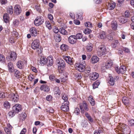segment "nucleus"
<instances>
[{
	"instance_id": "30",
	"label": "nucleus",
	"mask_w": 134,
	"mask_h": 134,
	"mask_svg": "<svg viewBox=\"0 0 134 134\" xmlns=\"http://www.w3.org/2000/svg\"><path fill=\"white\" fill-rule=\"evenodd\" d=\"M7 12L10 14H12L13 12V8L11 6H9L8 7L7 9Z\"/></svg>"
},
{
	"instance_id": "61",
	"label": "nucleus",
	"mask_w": 134,
	"mask_h": 134,
	"mask_svg": "<svg viewBox=\"0 0 134 134\" xmlns=\"http://www.w3.org/2000/svg\"><path fill=\"white\" fill-rule=\"evenodd\" d=\"M74 23L76 25H79L80 24V21L78 20H74Z\"/></svg>"
},
{
	"instance_id": "6",
	"label": "nucleus",
	"mask_w": 134,
	"mask_h": 134,
	"mask_svg": "<svg viewBox=\"0 0 134 134\" xmlns=\"http://www.w3.org/2000/svg\"><path fill=\"white\" fill-rule=\"evenodd\" d=\"M113 65V61H108L105 63L104 66H102L101 69L102 70L104 71L106 69L109 68Z\"/></svg>"
},
{
	"instance_id": "19",
	"label": "nucleus",
	"mask_w": 134,
	"mask_h": 134,
	"mask_svg": "<svg viewBox=\"0 0 134 134\" xmlns=\"http://www.w3.org/2000/svg\"><path fill=\"white\" fill-rule=\"evenodd\" d=\"M17 57V54L15 52H13L11 53L10 56V59L12 61H14L16 60Z\"/></svg>"
},
{
	"instance_id": "41",
	"label": "nucleus",
	"mask_w": 134,
	"mask_h": 134,
	"mask_svg": "<svg viewBox=\"0 0 134 134\" xmlns=\"http://www.w3.org/2000/svg\"><path fill=\"white\" fill-rule=\"evenodd\" d=\"M45 25L46 26L49 30L52 29L51 25L50 22L48 21H46L45 22Z\"/></svg>"
},
{
	"instance_id": "31",
	"label": "nucleus",
	"mask_w": 134,
	"mask_h": 134,
	"mask_svg": "<svg viewBox=\"0 0 134 134\" xmlns=\"http://www.w3.org/2000/svg\"><path fill=\"white\" fill-rule=\"evenodd\" d=\"M88 100L90 102V103L92 105H94L95 104V101L93 98L92 96H90L88 97Z\"/></svg>"
},
{
	"instance_id": "2",
	"label": "nucleus",
	"mask_w": 134,
	"mask_h": 134,
	"mask_svg": "<svg viewBox=\"0 0 134 134\" xmlns=\"http://www.w3.org/2000/svg\"><path fill=\"white\" fill-rule=\"evenodd\" d=\"M106 52L105 47L104 45H101L98 47L97 53L99 56L105 55Z\"/></svg>"
},
{
	"instance_id": "17",
	"label": "nucleus",
	"mask_w": 134,
	"mask_h": 134,
	"mask_svg": "<svg viewBox=\"0 0 134 134\" xmlns=\"http://www.w3.org/2000/svg\"><path fill=\"white\" fill-rule=\"evenodd\" d=\"M8 71L12 73L14 70V68L12 63L10 62L8 63L7 65Z\"/></svg>"
},
{
	"instance_id": "43",
	"label": "nucleus",
	"mask_w": 134,
	"mask_h": 134,
	"mask_svg": "<svg viewBox=\"0 0 134 134\" xmlns=\"http://www.w3.org/2000/svg\"><path fill=\"white\" fill-rule=\"evenodd\" d=\"M54 91L55 94H58L59 95V94L60 91L58 87H56L54 89Z\"/></svg>"
},
{
	"instance_id": "60",
	"label": "nucleus",
	"mask_w": 134,
	"mask_h": 134,
	"mask_svg": "<svg viewBox=\"0 0 134 134\" xmlns=\"http://www.w3.org/2000/svg\"><path fill=\"white\" fill-rule=\"evenodd\" d=\"M28 78L30 81H32L34 79V76L33 75H31L29 76Z\"/></svg>"
},
{
	"instance_id": "62",
	"label": "nucleus",
	"mask_w": 134,
	"mask_h": 134,
	"mask_svg": "<svg viewBox=\"0 0 134 134\" xmlns=\"http://www.w3.org/2000/svg\"><path fill=\"white\" fill-rule=\"evenodd\" d=\"M48 17L49 19L50 20H53V17L52 15L51 14H48Z\"/></svg>"
},
{
	"instance_id": "13",
	"label": "nucleus",
	"mask_w": 134,
	"mask_h": 134,
	"mask_svg": "<svg viewBox=\"0 0 134 134\" xmlns=\"http://www.w3.org/2000/svg\"><path fill=\"white\" fill-rule=\"evenodd\" d=\"M69 42L71 44H73L75 43L77 41V40L75 35H72L70 36L68 39Z\"/></svg>"
},
{
	"instance_id": "44",
	"label": "nucleus",
	"mask_w": 134,
	"mask_h": 134,
	"mask_svg": "<svg viewBox=\"0 0 134 134\" xmlns=\"http://www.w3.org/2000/svg\"><path fill=\"white\" fill-rule=\"evenodd\" d=\"M82 35L80 33H78L77 34L76 36H75V38L77 40V39H79L82 38Z\"/></svg>"
},
{
	"instance_id": "54",
	"label": "nucleus",
	"mask_w": 134,
	"mask_h": 134,
	"mask_svg": "<svg viewBox=\"0 0 134 134\" xmlns=\"http://www.w3.org/2000/svg\"><path fill=\"white\" fill-rule=\"evenodd\" d=\"M52 97L51 95H48L46 97V99L48 101H50L51 100Z\"/></svg>"
},
{
	"instance_id": "39",
	"label": "nucleus",
	"mask_w": 134,
	"mask_h": 134,
	"mask_svg": "<svg viewBox=\"0 0 134 134\" xmlns=\"http://www.w3.org/2000/svg\"><path fill=\"white\" fill-rule=\"evenodd\" d=\"M122 100L123 102L125 105H127L129 103V101L127 98L126 97L123 98Z\"/></svg>"
},
{
	"instance_id": "37",
	"label": "nucleus",
	"mask_w": 134,
	"mask_h": 134,
	"mask_svg": "<svg viewBox=\"0 0 134 134\" xmlns=\"http://www.w3.org/2000/svg\"><path fill=\"white\" fill-rule=\"evenodd\" d=\"M83 14V13L82 12H80L76 15V17L77 19H79L81 20H82L83 19L82 17Z\"/></svg>"
},
{
	"instance_id": "15",
	"label": "nucleus",
	"mask_w": 134,
	"mask_h": 134,
	"mask_svg": "<svg viewBox=\"0 0 134 134\" xmlns=\"http://www.w3.org/2000/svg\"><path fill=\"white\" fill-rule=\"evenodd\" d=\"M30 32L31 35L33 37H35L38 34L37 30L36 28L32 27L30 29Z\"/></svg>"
},
{
	"instance_id": "23",
	"label": "nucleus",
	"mask_w": 134,
	"mask_h": 134,
	"mask_svg": "<svg viewBox=\"0 0 134 134\" xmlns=\"http://www.w3.org/2000/svg\"><path fill=\"white\" fill-rule=\"evenodd\" d=\"M93 44L91 43H89L86 47V50L88 52H90L93 49Z\"/></svg>"
},
{
	"instance_id": "34",
	"label": "nucleus",
	"mask_w": 134,
	"mask_h": 134,
	"mask_svg": "<svg viewBox=\"0 0 134 134\" xmlns=\"http://www.w3.org/2000/svg\"><path fill=\"white\" fill-rule=\"evenodd\" d=\"M85 114L86 116L90 121L91 122H93V119L89 114L87 112H86Z\"/></svg>"
},
{
	"instance_id": "25",
	"label": "nucleus",
	"mask_w": 134,
	"mask_h": 134,
	"mask_svg": "<svg viewBox=\"0 0 134 134\" xmlns=\"http://www.w3.org/2000/svg\"><path fill=\"white\" fill-rule=\"evenodd\" d=\"M54 39L57 42H60L61 40L60 36L58 34H55L54 35Z\"/></svg>"
},
{
	"instance_id": "63",
	"label": "nucleus",
	"mask_w": 134,
	"mask_h": 134,
	"mask_svg": "<svg viewBox=\"0 0 134 134\" xmlns=\"http://www.w3.org/2000/svg\"><path fill=\"white\" fill-rule=\"evenodd\" d=\"M19 21L17 20H15V21H14L13 22V24L16 26L18 25L19 24Z\"/></svg>"
},
{
	"instance_id": "26",
	"label": "nucleus",
	"mask_w": 134,
	"mask_h": 134,
	"mask_svg": "<svg viewBox=\"0 0 134 134\" xmlns=\"http://www.w3.org/2000/svg\"><path fill=\"white\" fill-rule=\"evenodd\" d=\"M106 33L103 31H102L100 32L99 36V38L101 39H104L106 37Z\"/></svg>"
},
{
	"instance_id": "51",
	"label": "nucleus",
	"mask_w": 134,
	"mask_h": 134,
	"mask_svg": "<svg viewBox=\"0 0 134 134\" xmlns=\"http://www.w3.org/2000/svg\"><path fill=\"white\" fill-rule=\"evenodd\" d=\"M4 130L7 134H11V130L5 128Z\"/></svg>"
},
{
	"instance_id": "16",
	"label": "nucleus",
	"mask_w": 134,
	"mask_h": 134,
	"mask_svg": "<svg viewBox=\"0 0 134 134\" xmlns=\"http://www.w3.org/2000/svg\"><path fill=\"white\" fill-rule=\"evenodd\" d=\"M40 90L42 91H44V92H48L50 88L46 84H43L41 86Z\"/></svg>"
},
{
	"instance_id": "32",
	"label": "nucleus",
	"mask_w": 134,
	"mask_h": 134,
	"mask_svg": "<svg viewBox=\"0 0 134 134\" xmlns=\"http://www.w3.org/2000/svg\"><path fill=\"white\" fill-rule=\"evenodd\" d=\"M61 49L64 51H67L68 49V47L66 44H63L60 47Z\"/></svg>"
},
{
	"instance_id": "56",
	"label": "nucleus",
	"mask_w": 134,
	"mask_h": 134,
	"mask_svg": "<svg viewBox=\"0 0 134 134\" xmlns=\"http://www.w3.org/2000/svg\"><path fill=\"white\" fill-rule=\"evenodd\" d=\"M26 132V129L25 128H23L21 130L20 134H25Z\"/></svg>"
},
{
	"instance_id": "9",
	"label": "nucleus",
	"mask_w": 134,
	"mask_h": 134,
	"mask_svg": "<svg viewBox=\"0 0 134 134\" xmlns=\"http://www.w3.org/2000/svg\"><path fill=\"white\" fill-rule=\"evenodd\" d=\"M57 63L58 64V68L61 69V68H64L65 66V64L64 61L62 59H59L57 61Z\"/></svg>"
},
{
	"instance_id": "28",
	"label": "nucleus",
	"mask_w": 134,
	"mask_h": 134,
	"mask_svg": "<svg viewBox=\"0 0 134 134\" xmlns=\"http://www.w3.org/2000/svg\"><path fill=\"white\" fill-rule=\"evenodd\" d=\"M3 18L4 21L5 23H7L9 22V18L8 14L7 13L4 14Z\"/></svg>"
},
{
	"instance_id": "4",
	"label": "nucleus",
	"mask_w": 134,
	"mask_h": 134,
	"mask_svg": "<svg viewBox=\"0 0 134 134\" xmlns=\"http://www.w3.org/2000/svg\"><path fill=\"white\" fill-rule=\"evenodd\" d=\"M63 59L69 64L70 65H73L74 61L73 58H71L69 56H67L65 55H63Z\"/></svg>"
},
{
	"instance_id": "12",
	"label": "nucleus",
	"mask_w": 134,
	"mask_h": 134,
	"mask_svg": "<svg viewBox=\"0 0 134 134\" xmlns=\"http://www.w3.org/2000/svg\"><path fill=\"white\" fill-rule=\"evenodd\" d=\"M21 105L18 104H16L14 105L13 107V110L16 113H18L21 110Z\"/></svg>"
},
{
	"instance_id": "45",
	"label": "nucleus",
	"mask_w": 134,
	"mask_h": 134,
	"mask_svg": "<svg viewBox=\"0 0 134 134\" xmlns=\"http://www.w3.org/2000/svg\"><path fill=\"white\" fill-rule=\"evenodd\" d=\"M92 32L91 30L89 29H86L83 31L84 33L85 34H88L91 33Z\"/></svg>"
},
{
	"instance_id": "64",
	"label": "nucleus",
	"mask_w": 134,
	"mask_h": 134,
	"mask_svg": "<svg viewBox=\"0 0 134 134\" xmlns=\"http://www.w3.org/2000/svg\"><path fill=\"white\" fill-rule=\"evenodd\" d=\"M31 69L33 71L35 72H37V70L33 66L31 67Z\"/></svg>"
},
{
	"instance_id": "11",
	"label": "nucleus",
	"mask_w": 134,
	"mask_h": 134,
	"mask_svg": "<svg viewBox=\"0 0 134 134\" xmlns=\"http://www.w3.org/2000/svg\"><path fill=\"white\" fill-rule=\"evenodd\" d=\"M115 3L110 1L107 4V9L109 10H113L115 7Z\"/></svg>"
},
{
	"instance_id": "47",
	"label": "nucleus",
	"mask_w": 134,
	"mask_h": 134,
	"mask_svg": "<svg viewBox=\"0 0 134 134\" xmlns=\"http://www.w3.org/2000/svg\"><path fill=\"white\" fill-rule=\"evenodd\" d=\"M112 27L114 29L117 28V25L116 22H113L111 24Z\"/></svg>"
},
{
	"instance_id": "50",
	"label": "nucleus",
	"mask_w": 134,
	"mask_h": 134,
	"mask_svg": "<svg viewBox=\"0 0 134 134\" xmlns=\"http://www.w3.org/2000/svg\"><path fill=\"white\" fill-rule=\"evenodd\" d=\"M75 77L78 79H80L82 78V76L80 73H76L75 74Z\"/></svg>"
},
{
	"instance_id": "57",
	"label": "nucleus",
	"mask_w": 134,
	"mask_h": 134,
	"mask_svg": "<svg viewBox=\"0 0 134 134\" xmlns=\"http://www.w3.org/2000/svg\"><path fill=\"white\" fill-rule=\"evenodd\" d=\"M122 49L126 53H128L130 52V50L127 48L124 47Z\"/></svg>"
},
{
	"instance_id": "52",
	"label": "nucleus",
	"mask_w": 134,
	"mask_h": 134,
	"mask_svg": "<svg viewBox=\"0 0 134 134\" xmlns=\"http://www.w3.org/2000/svg\"><path fill=\"white\" fill-rule=\"evenodd\" d=\"M85 25L86 27H92V25L90 22H87L85 23Z\"/></svg>"
},
{
	"instance_id": "59",
	"label": "nucleus",
	"mask_w": 134,
	"mask_h": 134,
	"mask_svg": "<svg viewBox=\"0 0 134 134\" xmlns=\"http://www.w3.org/2000/svg\"><path fill=\"white\" fill-rule=\"evenodd\" d=\"M70 16L71 18L72 19H74L75 18V15L73 13L70 12Z\"/></svg>"
},
{
	"instance_id": "46",
	"label": "nucleus",
	"mask_w": 134,
	"mask_h": 134,
	"mask_svg": "<svg viewBox=\"0 0 134 134\" xmlns=\"http://www.w3.org/2000/svg\"><path fill=\"white\" fill-rule=\"evenodd\" d=\"M16 113L13 110L9 112L8 114L9 116L12 117Z\"/></svg>"
},
{
	"instance_id": "18",
	"label": "nucleus",
	"mask_w": 134,
	"mask_h": 134,
	"mask_svg": "<svg viewBox=\"0 0 134 134\" xmlns=\"http://www.w3.org/2000/svg\"><path fill=\"white\" fill-rule=\"evenodd\" d=\"M14 11L17 14H20L21 12V9L20 6L18 4L15 5L14 7Z\"/></svg>"
},
{
	"instance_id": "38",
	"label": "nucleus",
	"mask_w": 134,
	"mask_h": 134,
	"mask_svg": "<svg viewBox=\"0 0 134 134\" xmlns=\"http://www.w3.org/2000/svg\"><path fill=\"white\" fill-rule=\"evenodd\" d=\"M109 83L110 85L112 86H113L114 85L115 83V81L113 78L112 77H110L109 82Z\"/></svg>"
},
{
	"instance_id": "5",
	"label": "nucleus",
	"mask_w": 134,
	"mask_h": 134,
	"mask_svg": "<svg viewBox=\"0 0 134 134\" xmlns=\"http://www.w3.org/2000/svg\"><path fill=\"white\" fill-rule=\"evenodd\" d=\"M115 69L118 73L123 74L125 71L126 67L124 66H122L119 68L118 67H116L115 68Z\"/></svg>"
},
{
	"instance_id": "58",
	"label": "nucleus",
	"mask_w": 134,
	"mask_h": 134,
	"mask_svg": "<svg viewBox=\"0 0 134 134\" xmlns=\"http://www.w3.org/2000/svg\"><path fill=\"white\" fill-rule=\"evenodd\" d=\"M5 96L4 93V92L0 91V98H5Z\"/></svg>"
},
{
	"instance_id": "29",
	"label": "nucleus",
	"mask_w": 134,
	"mask_h": 134,
	"mask_svg": "<svg viewBox=\"0 0 134 134\" xmlns=\"http://www.w3.org/2000/svg\"><path fill=\"white\" fill-rule=\"evenodd\" d=\"M119 20L120 23L124 24L127 21V20L126 18H124L123 17H121L119 18Z\"/></svg>"
},
{
	"instance_id": "3",
	"label": "nucleus",
	"mask_w": 134,
	"mask_h": 134,
	"mask_svg": "<svg viewBox=\"0 0 134 134\" xmlns=\"http://www.w3.org/2000/svg\"><path fill=\"white\" fill-rule=\"evenodd\" d=\"M44 22L43 19L40 16L37 17L34 21L35 25L36 26H39L42 24Z\"/></svg>"
},
{
	"instance_id": "21",
	"label": "nucleus",
	"mask_w": 134,
	"mask_h": 134,
	"mask_svg": "<svg viewBox=\"0 0 134 134\" xmlns=\"http://www.w3.org/2000/svg\"><path fill=\"white\" fill-rule=\"evenodd\" d=\"M99 58L96 56L93 55L91 58V62L93 64L97 63L99 61Z\"/></svg>"
},
{
	"instance_id": "27",
	"label": "nucleus",
	"mask_w": 134,
	"mask_h": 134,
	"mask_svg": "<svg viewBox=\"0 0 134 134\" xmlns=\"http://www.w3.org/2000/svg\"><path fill=\"white\" fill-rule=\"evenodd\" d=\"M47 63L49 65H52L53 63V60L52 58L51 57H49L47 59Z\"/></svg>"
},
{
	"instance_id": "10",
	"label": "nucleus",
	"mask_w": 134,
	"mask_h": 134,
	"mask_svg": "<svg viewBox=\"0 0 134 134\" xmlns=\"http://www.w3.org/2000/svg\"><path fill=\"white\" fill-rule=\"evenodd\" d=\"M69 103H63L60 108L62 110L64 111H67L69 110Z\"/></svg>"
},
{
	"instance_id": "20",
	"label": "nucleus",
	"mask_w": 134,
	"mask_h": 134,
	"mask_svg": "<svg viewBox=\"0 0 134 134\" xmlns=\"http://www.w3.org/2000/svg\"><path fill=\"white\" fill-rule=\"evenodd\" d=\"M13 72H14V76L17 79H19L21 77V75L20 72L18 70L15 69L14 70Z\"/></svg>"
},
{
	"instance_id": "8",
	"label": "nucleus",
	"mask_w": 134,
	"mask_h": 134,
	"mask_svg": "<svg viewBox=\"0 0 134 134\" xmlns=\"http://www.w3.org/2000/svg\"><path fill=\"white\" fill-rule=\"evenodd\" d=\"M10 96L11 100L13 102H16L18 101L19 96L17 94H15L12 93L11 94Z\"/></svg>"
},
{
	"instance_id": "33",
	"label": "nucleus",
	"mask_w": 134,
	"mask_h": 134,
	"mask_svg": "<svg viewBox=\"0 0 134 134\" xmlns=\"http://www.w3.org/2000/svg\"><path fill=\"white\" fill-rule=\"evenodd\" d=\"M100 82L98 80H97L93 83V88L95 89L98 87L99 85Z\"/></svg>"
},
{
	"instance_id": "53",
	"label": "nucleus",
	"mask_w": 134,
	"mask_h": 134,
	"mask_svg": "<svg viewBox=\"0 0 134 134\" xmlns=\"http://www.w3.org/2000/svg\"><path fill=\"white\" fill-rule=\"evenodd\" d=\"M129 125L131 126H132L134 125V120L133 119H131L129 121Z\"/></svg>"
},
{
	"instance_id": "48",
	"label": "nucleus",
	"mask_w": 134,
	"mask_h": 134,
	"mask_svg": "<svg viewBox=\"0 0 134 134\" xmlns=\"http://www.w3.org/2000/svg\"><path fill=\"white\" fill-rule=\"evenodd\" d=\"M85 68L86 71V73L87 72L88 73H89L91 71V69L89 66H86Z\"/></svg>"
},
{
	"instance_id": "35",
	"label": "nucleus",
	"mask_w": 134,
	"mask_h": 134,
	"mask_svg": "<svg viewBox=\"0 0 134 134\" xmlns=\"http://www.w3.org/2000/svg\"><path fill=\"white\" fill-rule=\"evenodd\" d=\"M62 98L64 100L63 103H69L68 100V96L66 94H64L62 96Z\"/></svg>"
},
{
	"instance_id": "14",
	"label": "nucleus",
	"mask_w": 134,
	"mask_h": 134,
	"mask_svg": "<svg viewBox=\"0 0 134 134\" xmlns=\"http://www.w3.org/2000/svg\"><path fill=\"white\" fill-rule=\"evenodd\" d=\"M99 76V74L96 72H93L90 74V77L91 80L94 81L97 79Z\"/></svg>"
},
{
	"instance_id": "7",
	"label": "nucleus",
	"mask_w": 134,
	"mask_h": 134,
	"mask_svg": "<svg viewBox=\"0 0 134 134\" xmlns=\"http://www.w3.org/2000/svg\"><path fill=\"white\" fill-rule=\"evenodd\" d=\"M76 69L80 72H83L85 68V65L80 63H76Z\"/></svg>"
},
{
	"instance_id": "22",
	"label": "nucleus",
	"mask_w": 134,
	"mask_h": 134,
	"mask_svg": "<svg viewBox=\"0 0 134 134\" xmlns=\"http://www.w3.org/2000/svg\"><path fill=\"white\" fill-rule=\"evenodd\" d=\"M17 67L20 69H23L24 67V64L23 62L19 60L18 61L16 64Z\"/></svg>"
},
{
	"instance_id": "42",
	"label": "nucleus",
	"mask_w": 134,
	"mask_h": 134,
	"mask_svg": "<svg viewBox=\"0 0 134 134\" xmlns=\"http://www.w3.org/2000/svg\"><path fill=\"white\" fill-rule=\"evenodd\" d=\"M83 106L84 109L86 111H88V108L87 103L85 102H83Z\"/></svg>"
},
{
	"instance_id": "1",
	"label": "nucleus",
	"mask_w": 134,
	"mask_h": 134,
	"mask_svg": "<svg viewBox=\"0 0 134 134\" xmlns=\"http://www.w3.org/2000/svg\"><path fill=\"white\" fill-rule=\"evenodd\" d=\"M40 42L38 40L35 39L32 42L31 44V47L33 49L37 50L38 54H40L42 52L41 49L40 47Z\"/></svg>"
},
{
	"instance_id": "24",
	"label": "nucleus",
	"mask_w": 134,
	"mask_h": 134,
	"mask_svg": "<svg viewBox=\"0 0 134 134\" xmlns=\"http://www.w3.org/2000/svg\"><path fill=\"white\" fill-rule=\"evenodd\" d=\"M47 58L44 57H41L40 58V63L41 64L43 65L47 63Z\"/></svg>"
},
{
	"instance_id": "55",
	"label": "nucleus",
	"mask_w": 134,
	"mask_h": 134,
	"mask_svg": "<svg viewBox=\"0 0 134 134\" xmlns=\"http://www.w3.org/2000/svg\"><path fill=\"white\" fill-rule=\"evenodd\" d=\"M80 112V110L78 108H76L75 109V111L74 113L76 114L77 115H78Z\"/></svg>"
},
{
	"instance_id": "40",
	"label": "nucleus",
	"mask_w": 134,
	"mask_h": 134,
	"mask_svg": "<svg viewBox=\"0 0 134 134\" xmlns=\"http://www.w3.org/2000/svg\"><path fill=\"white\" fill-rule=\"evenodd\" d=\"M4 106L6 108H9L10 107V104L8 101H5L4 103Z\"/></svg>"
},
{
	"instance_id": "49",
	"label": "nucleus",
	"mask_w": 134,
	"mask_h": 134,
	"mask_svg": "<svg viewBox=\"0 0 134 134\" xmlns=\"http://www.w3.org/2000/svg\"><path fill=\"white\" fill-rule=\"evenodd\" d=\"M5 57L2 55H0V62L1 63H3L4 62Z\"/></svg>"
},
{
	"instance_id": "36",
	"label": "nucleus",
	"mask_w": 134,
	"mask_h": 134,
	"mask_svg": "<svg viewBox=\"0 0 134 134\" xmlns=\"http://www.w3.org/2000/svg\"><path fill=\"white\" fill-rule=\"evenodd\" d=\"M59 32L61 34L64 35H66L68 34L67 32L63 28L59 29Z\"/></svg>"
}]
</instances>
